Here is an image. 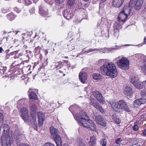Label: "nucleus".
I'll return each mask as SVG.
<instances>
[{"label":"nucleus","mask_w":146,"mask_h":146,"mask_svg":"<svg viewBox=\"0 0 146 146\" xmlns=\"http://www.w3.org/2000/svg\"><path fill=\"white\" fill-rule=\"evenodd\" d=\"M76 119L80 125L86 127L88 129L96 131V125L93 121L90 120L86 113L84 111H81L76 115Z\"/></svg>","instance_id":"1"},{"label":"nucleus","mask_w":146,"mask_h":146,"mask_svg":"<svg viewBox=\"0 0 146 146\" xmlns=\"http://www.w3.org/2000/svg\"><path fill=\"white\" fill-rule=\"evenodd\" d=\"M100 70L101 73L111 78L116 77L117 75V70L115 65L111 62H106L101 66Z\"/></svg>","instance_id":"2"},{"label":"nucleus","mask_w":146,"mask_h":146,"mask_svg":"<svg viewBox=\"0 0 146 146\" xmlns=\"http://www.w3.org/2000/svg\"><path fill=\"white\" fill-rule=\"evenodd\" d=\"M110 104L116 112H119L120 109L124 110L127 112H130V111L126 103L123 100H120L116 103L113 102Z\"/></svg>","instance_id":"3"},{"label":"nucleus","mask_w":146,"mask_h":146,"mask_svg":"<svg viewBox=\"0 0 146 146\" xmlns=\"http://www.w3.org/2000/svg\"><path fill=\"white\" fill-rule=\"evenodd\" d=\"M119 67L123 70H125L129 68V61L126 57H123L117 62Z\"/></svg>","instance_id":"4"},{"label":"nucleus","mask_w":146,"mask_h":146,"mask_svg":"<svg viewBox=\"0 0 146 146\" xmlns=\"http://www.w3.org/2000/svg\"><path fill=\"white\" fill-rule=\"evenodd\" d=\"M1 140L2 146H11V142L10 135L5 136V135H2Z\"/></svg>","instance_id":"5"},{"label":"nucleus","mask_w":146,"mask_h":146,"mask_svg":"<svg viewBox=\"0 0 146 146\" xmlns=\"http://www.w3.org/2000/svg\"><path fill=\"white\" fill-rule=\"evenodd\" d=\"M22 118L25 121L28 122L30 120L28 109L26 108H22L20 110Z\"/></svg>","instance_id":"6"},{"label":"nucleus","mask_w":146,"mask_h":146,"mask_svg":"<svg viewBox=\"0 0 146 146\" xmlns=\"http://www.w3.org/2000/svg\"><path fill=\"white\" fill-rule=\"evenodd\" d=\"M94 120L97 123L101 125L104 127L106 126L107 122L100 115L95 116Z\"/></svg>","instance_id":"7"},{"label":"nucleus","mask_w":146,"mask_h":146,"mask_svg":"<svg viewBox=\"0 0 146 146\" xmlns=\"http://www.w3.org/2000/svg\"><path fill=\"white\" fill-rule=\"evenodd\" d=\"M45 118V114L44 113L40 112H38V126L39 127H42L43 125Z\"/></svg>","instance_id":"8"},{"label":"nucleus","mask_w":146,"mask_h":146,"mask_svg":"<svg viewBox=\"0 0 146 146\" xmlns=\"http://www.w3.org/2000/svg\"><path fill=\"white\" fill-rule=\"evenodd\" d=\"M30 108L31 118L35 119V117H36V112L37 111V106L35 104H33Z\"/></svg>","instance_id":"9"},{"label":"nucleus","mask_w":146,"mask_h":146,"mask_svg":"<svg viewBox=\"0 0 146 146\" xmlns=\"http://www.w3.org/2000/svg\"><path fill=\"white\" fill-rule=\"evenodd\" d=\"M1 129H3L2 135H5V136H7L8 135H10V131L8 125L4 124L2 125L0 127V130Z\"/></svg>","instance_id":"10"},{"label":"nucleus","mask_w":146,"mask_h":146,"mask_svg":"<svg viewBox=\"0 0 146 146\" xmlns=\"http://www.w3.org/2000/svg\"><path fill=\"white\" fill-rule=\"evenodd\" d=\"M79 78L82 83H85L87 78V73L85 72H80L79 74Z\"/></svg>","instance_id":"11"},{"label":"nucleus","mask_w":146,"mask_h":146,"mask_svg":"<svg viewBox=\"0 0 146 146\" xmlns=\"http://www.w3.org/2000/svg\"><path fill=\"white\" fill-rule=\"evenodd\" d=\"M127 16L124 14L123 12L121 11L118 15L117 19L119 22L121 21L125 22L127 18Z\"/></svg>","instance_id":"12"},{"label":"nucleus","mask_w":146,"mask_h":146,"mask_svg":"<svg viewBox=\"0 0 146 146\" xmlns=\"http://www.w3.org/2000/svg\"><path fill=\"white\" fill-rule=\"evenodd\" d=\"M93 95L94 97L100 103H103V98L102 94L98 91H96L93 92Z\"/></svg>","instance_id":"13"},{"label":"nucleus","mask_w":146,"mask_h":146,"mask_svg":"<svg viewBox=\"0 0 146 146\" xmlns=\"http://www.w3.org/2000/svg\"><path fill=\"white\" fill-rule=\"evenodd\" d=\"M146 102V100L144 98H139L135 100L134 101V104L135 106L138 107L141 104H144Z\"/></svg>","instance_id":"14"},{"label":"nucleus","mask_w":146,"mask_h":146,"mask_svg":"<svg viewBox=\"0 0 146 146\" xmlns=\"http://www.w3.org/2000/svg\"><path fill=\"white\" fill-rule=\"evenodd\" d=\"M141 60L143 62V65L141 66V70L146 73V56L143 55L140 56Z\"/></svg>","instance_id":"15"},{"label":"nucleus","mask_w":146,"mask_h":146,"mask_svg":"<svg viewBox=\"0 0 146 146\" xmlns=\"http://www.w3.org/2000/svg\"><path fill=\"white\" fill-rule=\"evenodd\" d=\"M63 15L65 18L69 20L73 16V13L71 10H66L64 11Z\"/></svg>","instance_id":"16"},{"label":"nucleus","mask_w":146,"mask_h":146,"mask_svg":"<svg viewBox=\"0 0 146 146\" xmlns=\"http://www.w3.org/2000/svg\"><path fill=\"white\" fill-rule=\"evenodd\" d=\"M53 137L57 146H62V140L60 136L58 134Z\"/></svg>","instance_id":"17"},{"label":"nucleus","mask_w":146,"mask_h":146,"mask_svg":"<svg viewBox=\"0 0 146 146\" xmlns=\"http://www.w3.org/2000/svg\"><path fill=\"white\" fill-rule=\"evenodd\" d=\"M123 93L128 96H130L133 94L132 88L130 86H127L125 89Z\"/></svg>","instance_id":"18"},{"label":"nucleus","mask_w":146,"mask_h":146,"mask_svg":"<svg viewBox=\"0 0 146 146\" xmlns=\"http://www.w3.org/2000/svg\"><path fill=\"white\" fill-rule=\"evenodd\" d=\"M124 0H113V5L116 7H120L123 4Z\"/></svg>","instance_id":"19"},{"label":"nucleus","mask_w":146,"mask_h":146,"mask_svg":"<svg viewBox=\"0 0 146 146\" xmlns=\"http://www.w3.org/2000/svg\"><path fill=\"white\" fill-rule=\"evenodd\" d=\"M39 12L41 15L44 16L47 15L48 13V9L42 6L39 8Z\"/></svg>","instance_id":"20"},{"label":"nucleus","mask_w":146,"mask_h":146,"mask_svg":"<svg viewBox=\"0 0 146 146\" xmlns=\"http://www.w3.org/2000/svg\"><path fill=\"white\" fill-rule=\"evenodd\" d=\"M35 118H31L30 119L31 124L33 126L34 129L35 130H37L38 129V126L37 124V122L36 120V117H35Z\"/></svg>","instance_id":"21"},{"label":"nucleus","mask_w":146,"mask_h":146,"mask_svg":"<svg viewBox=\"0 0 146 146\" xmlns=\"http://www.w3.org/2000/svg\"><path fill=\"white\" fill-rule=\"evenodd\" d=\"M146 80L143 82L137 81V82L134 84V85L137 88L140 89L143 88V87H145L144 82H146Z\"/></svg>","instance_id":"22"},{"label":"nucleus","mask_w":146,"mask_h":146,"mask_svg":"<svg viewBox=\"0 0 146 146\" xmlns=\"http://www.w3.org/2000/svg\"><path fill=\"white\" fill-rule=\"evenodd\" d=\"M132 7L127 6H125L123 10L121 12H123L124 14L128 16L130 15V9H131Z\"/></svg>","instance_id":"23"},{"label":"nucleus","mask_w":146,"mask_h":146,"mask_svg":"<svg viewBox=\"0 0 146 146\" xmlns=\"http://www.w3.org/2000/svg\"><path fill=\"white\" fill-rule=\"evenodd\" d=\"M96 144V137L94 135L91 136L89 141V145L90 146H94Z\"/></svg>","instance_id":"24"},{"label":"nucleus","mask_w":146,"mask_h":146,"mask_svg":"<svg viewBox=\"0 0 146 146\" xmlns=\"http://www.w3.org/2000/svg\"><path fill=\"white\" fill-rule=\"evenodd\" d=\"M142 5V2L138 0L136 1L134 4V6L135 9L136 10H139L141 8Z\"/></svg>","instance_id":"25"},{"label":"nucleus","mask_w":146,"mask_h":146,"mask_svg":"<svg viewBox=\"0 0 146 146\" xmlns=\"http://www.w3.org/2000/svg\"><path fill=\"white\" fill-rule=\"evenodd\" d=\"M15 135H17V138H18L19 136H20V138L23 137L24 136L23 131L19 129L16 130L15 132Z\"/></svg>","instance_id":"26"},{"label":"nucleus","mask_w":146,"mask_h":146,"mask_svg":"<svg viewBox=\"0 0 146 146\" xmlns=\"http://www.w3.org/2000/svg\"><path fill=\"white\" fill-rule=\"evenodd\" d=\"M50 130L51 135L52 137L58 135L57 134V130L53 127H50Z\"/></svg>","instance_id":"27"},{"label":"nucleus","mask_w":146,"mask_h":146,"mask_svg":"<svg viewBox=\"0 0 146 146\" xmlns=\"http://www.w3.org/2000/svg\"><path fill=\"white\" fill-rule=\"evenodd\" d=\"M138 80V79L137 77L135 76L131 77L129 79L130 81L133 84V85H134V84L137 82Z\"/></svg>","instance_id":"28"},{"label":"nucleus","mask_w":146,"mask_h":146,"mask_svg":"<svg viewBox=\"0 0 146 146\" xmlns=\"http://www.w3.org/2000/svg\"><path fill=\"white\" fill-rule=\"evenodd\" d=\"M90 104L92 105L94 108H96L99 106V104L97 103L94 99H92L90 100Z\"/></svg>","instance_id":"29"},{"label":"nucleus","mask_w":146,"mask_h":146,"mask_svg":"<svg viewBox=\"0 0 146 146\" xmlns=\"http://www.w3.org/2000/svg\"><path fill=\"white\" fill-rule=\"evenodd\" d=\"M77 143L79 146H86L84 142L82 139L78 138Z\"/></svg>","instance_id":"30"},{"label":"nucleus","mask_w":146,"mask_h":146,"mask_svg":"<svg viewBox=\"0 0 146 146\" xmlns=\"http://www.w3.org/2000/svg\"><path fill=\"white\" fill-rule=\"evenodd\" d=\"M6 69V67L2 66L1 62H0V73L4 74Z\"/></svg>","instance_id":"31"},{"label":"nucleus","mask_w":146,"mask_h":146,"mask_svg":"<svg viewBox=\"0 0 146 146\" xmlns=\"http://www.w3.org/2000/svg\"><path fill=\"white\" fill-rule=\"evenodd\" d=\"M29 97L30 99L36 100L37 98V96L35 93L31 92L30 93L29 95Z\"/></svg>","instance_id":"32"},{"label":"nucleus","mask_w":146,"mask_h":146,"mask_svg":"<svg viewBox=\"0 0 146 146\" xmlns=\"http://www.w3.org/2000/svg\"><path fill=\"white\" fill-rule=\"evenodd\" d=\"M112 118L113 120L115 122L119 124L120 123V120L115 115H112Z\"/></svg>","instance_id":"33"},{"label":"nucleus","mask_w":146,"mask_h":146,"mask_svg":"<svg viewBox=\"0 0 146 146\" xmlns=\"http://www.w3.org/2000/svg\"><path fill=\"white\" fill-rule=\"evenodd\" d=\"M77 0H68V4L70 6H73L76 3Z\"/></svg>","instance_id":"34"},{"label":"nucleus","mask_w":146,"mask_h":146,"mask_svg":"<svg viewBox=\"0 0 146 146\" xmlns=\"http://www.w3.org/2000/svg\"><path fill=\"white\" fill-rule=\"evenodd\" d=\"M102 50H103L102 48H100V49H98V48H94V49H90L86 51V53H88L89 52L96 51V50H98V51H100V52H103L102 51Z\"/></svg>","instance_id":"35"},{"label":"nucleus","mask_w":146,"mask_h":146,"mask_svg":"<svg viewBox=\"0 0 146 146\" xmlns=\"http://www.w3.org/2000/svg\"><path fill=\"white\" fill-rule=\"evenodd\" d=\"M7 17L8 19L10 20H13L14 19L15 17L13 13H10L8 14Z\"/></svg>","instance_id":"36"},{"label":"nucleus","mask_w":146,"mask_h":146,"mask_svg":"<svg viewBox=\"0 0 146 146\" xmlns=\"http://www.w3.org/2000/svg\"><path fill=\"white\" fill-rule=\"evenodd\" d=\"M92 77L94 79L97 80L99 79L101 76L99 74L94 73L92 75Z\"/></svg>","instance_id":"37"},{"label":"nucleus","mask_w":146,"mask_h":146,"mask_svg":"<svg viewBox=\"0 0 146 146\" xmlns=\"http://www.w3.org/2000/svg\"><path fill=\"white\" fill-rule=\"evenodd\" d=\"M122 26L121 24L118 23H115L114 25V29L116 30L122 28Z\"/></svg>","instance_id":"38"},{"label":"nucleus","mask_w":146,"mask_h":146,"mask_svg":"<svg viewBox=\"0 0 146 146\" xmlns=\"http://www.w3.org/2000/svg\"><path fill=\"white\" fill-rule=\"evenodd\" d=\"M138 1V0H131L129 3V6L132 7H133L135 3Z\"/></svg>","instance_id":"39"},{"label":"nucleus","mask_w":146,"mask_h":146,"mask_svg":"<svg viewBox=\"0 0 146 146\" xmlns=\"http://www.w3.org/2000/svg\"><path fill=\"white\" fill-rule=\"evenodd\" d=\"M96 109H98L103 114L105 113V111L104 109L99 105Z\"/></svg>","instance_id":"40"},{"label":"nucleus","mask_w":146,"mask_h":146,"mask_svg":"<svg viewBox=\"0 0 146 146\" xmlns=\"http://www.w3.org/2000/svg\"><path fill=\"white\" fill-rule=\"evenodd\" d=\"M101 144L102 146H105L106 145V141L105 139H102L100 141Z\"/></svg>","instance_id":"41"},{"label":"nucleus","mask_w":146,"mask_h":146,"mask_svg":"<svg viewBox=\"0 0 146 146\" xmlns=\"http://www.w3.org/2000/svg\"><path fill=\"white\" fill-rule=\"evenodd\" d=\"M68 49L71 50L74 49V45H72L71 44H69V45H68Z\"/></svg>","instance_id":"42"},{"label":"nucleus","mask_w":146,"mask_h":146,"mask_svg":"<svg viewBox=\"0 0 146 146\" xmlns=\"http://www.w3.org/2000/svg\"><path fill=\"white\" fill-rule=\"evenodd\" d=\"M141 96L143 97L146 96V91L144 90H143L141 91Z\"/></svg>","instance_id":"43"},{"label":"nucleus","mask_w":146,"mask_h":146,"mask_svg":"<svg viewBox=\"0 0 146 146\" xmlns=\"http://www.w3.org/2000/svg\"><path fill=\"white\" fill-rule=\"evenodd\" d=\"M122 141L121 138H118L115 140V143L117 144H119L120 142Z\"/></svg>","instance_id":"44"},{"label":"nucleus","mask_w":146,"mask_h":146,"mask_svg":"<svg viewBox=\"0 0 146 146\" xmlns=\"http://www.w3.org/2000/svg\"><path fill=\"white\" fill-rule=\"evenodd\" d=\"M25 101V99H21L19 100L18 102V103L19 104H23L24 103Z\"/></svg>","instance_id":"45"},{"label":"nucleus","mask_w":146,"mask_h":146,"mask_svg":"<svg viewBox=\"0 0 146 146\" xmlns=\"http://www.w3.org/2000/svg\"><path fill=\"white\" fill-rule=\"evenodd\" d=\"M43 146H55V145L51 143H45Z\"/></svg>","instance_id":"46"},{"label":"nucleus","mask_w":146,"mask_h":146,"mask_svg":"<svg viewBox=\"0 0 146 146\" xmlns=\"http://www.w3.org/2000/svg\"><path fill=\"white\" fill-rule=\"evenodd\" d=\"M139 127L137 125H134L133 127V129L134 131H136L138 130Z\"/></svg>","instance_id":"47"},{"label":"nucleus","mask_w":146,"mask_h":146,"mask_svg":"<svg viewBox=\"0 0 146 146\" xmlns=\"http://www.w3.org/2000/svg\"><path fill=\"white\" fill-rule=\"evenodd\" d=\"M15 136V137H16V140L17 141H20L21 140L22 138V137H21V138H20V136H19V138H17V135H14Z\"/></svg>","instance_id":"48"},{"label":"nucleus","mask_w":146,"mask_h":146,"mask_svg":"<svg viewBox=\"0 0 146 146\" xmlns=\"http://www.w3.org/2000/svg\"><path fill=\"white\" fill-rule=\"evenodd\" d=\"M3 114L0 113V122L3 121Z\"/></svg>","instance_id":"49"},{"label":"nucleus","mask_w":146,"mask_h":146,"mask_svg":"<svg viewBox=\"0 0 146 146\" xmlns=\"http://www.w3.org/2000/svg\"><path fill=\"white\" fill-rule=\"evenodd\" d=\"M35 9L34 8H32L30 10L29 12L31 13H35Z\"/></svg>","instance_id":"50"},{"label":"nucleus","mask_w":146,"mask_h":146,"mask_svg":"<svg viewBox=\"0 0 146 146\" xmlns=\"http://www.w3.org/2000/svg\"><path fill=\"white\" fill-rule=\"evenodd\" d=\"M25 2L27 5L30 4L31 3V2L30 0H25Z\"/></svg>","instance_id":"51"},{"label":"nucleus","mask_w":146,"mask_h":146,"mask_svg":"<svg viewBox=\"0 0 146 146\" xmlns=\"http://www.w3.org/2000/svg\"><path fill=\"white\" fill-rule=\"evenodd\" d=\"M64 0H55V1L59 3H62Z\"/></svg>","instance_id":"52"},{"label":"nucleus","mask_w":146,"mask_h":146,"mask_svg":"<svg viewBox=\"0 0 146 146\" xmlns=\"http://www.w3.org/2000/svg\"><path fill=\"white\" fill-rule=\"evenodd\" d=\"M2 12L4 13H6L8 11V10H6L5 9H2Z\"/></svg>","instance_id":"53"},{"label":"nucleus","mask_w":146,"mask_h":146,"mask_svg":"<svg viewBox=\"0 0 146 146\" xmlns=\"http://www.w3.org/2000/svg\"><path fill=\"white\" fill-rule=\"evenodd\" d=\"M7 41L10 40H11V38L9 36L6 38Z\"/></svg>","instance_id":"54"},{"label":"nucleus","mask_w":146,"mask_h":146,"mask_svg":"<svg viewBox=\"0 0 146 146\" xmlns=\"http://www.w3.org/2000/svg\"><path fill=\"white\" fill-rule=\"evenodd\" d=\"M143 134L144 135H146V129H145V130L143 131Z\"/></svg>","instance_id":"55"},{"label":"nucleus","mask_w":146,"mask_h":146,"mask_svg":"<svg viewBox=\"0 0 146 146\" xmlns=\"http://www.w3.org/2000/svg\"><path fill=\"white\" fill-rule=\"evenodd\" d=\"M4 51V50L3 48L1 47H0V53H2V52H3Z\"/></svg>","instance_id":"56"},{"label":"nucleus","mask_w":146,"mask_h":146,"mask_svg":"<svg viewBox=\"0 0 146 146\" xmlns=\"http://www.w3.org/2000/svg\"><path fill=\"white\" fill-rule=\"evenodd\" d=\"M21 146H29L27 144H23L21 145Z\"/></svg>","instance_id":"57"},{"label":"nucleus","mask_w":146,"mask_h":146,"mask_svg":"<svg viewBox=\"0 0 146 146\" xmlns=\"http://www.w3.org/2000/svg\"><path fill=\"white\" fill-rule=\"evenodd\" d=\"M144 42L146 43V36H145L144 37Z\"/></svg>","instance_id":"58"},{"label":"nucleus","mask_w":146,"mask_h":146,"mask_svg":"<svg viewBox=\"0 0 146 146\" xmlns=\"http://www.w3.org/2000/svg\"><path fill=\"white\" fill-rule=\"evenodd\" d=\"M72 107H73V106H70V107L69 108L70 110H70L71 109Z\"/></svg>","instance_id":"59"},{"label":"nucleus","mask_w":146,"mask_h":146,"mask_svg":"<svg viewBox=\"0 0 146 146\" xmlns=\"http://www.w3.org/2000/svg\"><path fill=\"white\" fill-rule=\"evenodd\" d=\"M117 35L116 34V33H114V35L115 36H117Z\"/></svg>","instance_id":"60"},{"label":"nucleus","mask_w":146,"mask_h":146,"mask_svg":"<svg viewBox=\"0 0 146 146\" xmlns=\"http://www.w3.org/2000/svg\"><path fill=\"white\" fill-rule=\"evenodd\" d=\"M101 0L102 1V2H104L106 0Z\"/></svg>","instance_id":"61"},{"label":"nucleus","mask_w":146,"mask_h":146,"mask_svg":"<svg viewBox=\"0 0 146 146\" xmlns=\"http://www.w3.org/2000/svg\"><path fill=\"white\" fill-rule=\"evenodd\" d=\"M102 60V61H104V60H105V59H101L100 60Z\"/></svg>","instance_id":"62"},{"label":"nucleus","mask_w":146,"mask_h":146,"mask_svg":"<svg viewBox=\"0 0 146 146\" xmlns=\"http://www.w3.org/2000/svg\"><path fill=\"white\" fill-rule=\"evenodd\" d=\"M18 1V2H19V3H21V0H19Z\"/></svg>","instance_id":"63"},{"label":"nucleus","mask_w":146,"mask_h":146,"mask_svg":"<svg viewBox=\"0 0 146 146\" xmlns=\"http://www.w3.org/2000/svg\"><path fill=\"white\" fill-rule=\"evenodd\" d=\"M18 32H19V31H17V32H16V33H15V34H17V33H18Z\"/></svg>","instance_id":"64"}]
</instances>
